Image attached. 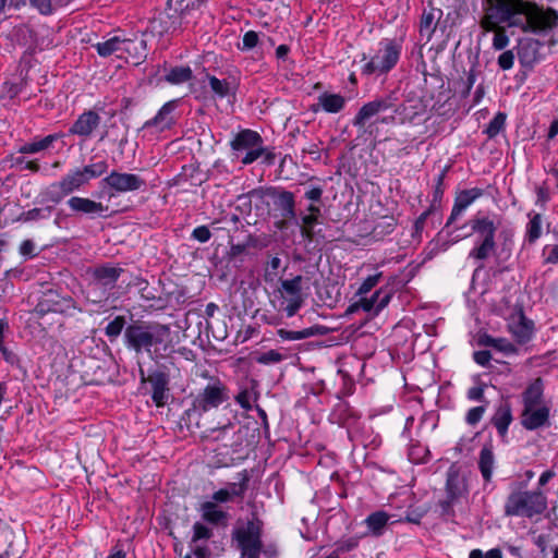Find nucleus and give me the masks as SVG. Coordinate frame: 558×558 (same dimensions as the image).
Wrapping results in <instances>:
<instances>
[{"label": "nucleus", "mask_w": 558, "mask_h": 558, "mask_svg": "<svg viewBox=\"0 0 558 558\" xmlns=\"http://www.w3.org/2000/svg\"><path fill=\"white\" fill-rule=\"evenodd\" d=\"M399 101L398 93L392 90L386 95L378 96L371 101L365 102L356 112L352 120V125L357 130H365L366 124L379 113L392 111L396 102Z\"/></svg>", "instance_id": "obj_14"}, {"label": "nucleus", "mask_w": 558, "mask_h": 558, "mask_svg": "<svg viewBox=\"0 0 558 558\" xmlns=\"http://www.w3.org/2000/svg\"><path fill=\"white\" fill-rule=\"evenodd\" d=\"M229 144L232 159H240L244 166L254 163L264 153L262 135L251 129H242L233 134Z\"/></svg>", "instance_id": "obj_9"}, {"label": "nucleus", "mask_w": 558, "mask_h": 558, "mask_svg": "<svg viewBox=\"0 0 558 558\" xmlns=\"http://www.w3.org/2000/svg\"><path fill=\"white\" fill-rule=\"evenodd\" d=\"M238 482L234 483H228L225 487L233 498H240L243 499L245 496V493L248 489L251 475L247 470H242L236 474Z\"/></svg>", "instance_id": "obj_42"}, {"label": "nucleus", "mask_w": 558, "mask_h": 558, "mask_svg": "<svg viewBox=\"0 0 558 558\" xmlns=\"http://www.w3.org/2000/svg\"><path fill=\"white\" fill-rule=\"evenodd\" d=\"M506 118L507 117L504 112H497L486 125L484 133L489 138L496 137L505 129Z\"/></svg>", "instance_id": "obj_51"}, {"label": "nucleus", "mask_w": 558, "mask_h": 558, "mask_svg": "<svg viewBox=\"0 0 558 558\" xmlns=\"http://www.w3.org/2000/svg\"><path fill=\"white\" fill-rule=\"evenodd\" d=\"M514 24L523 33L546 35L558 26V11L551 7L545 8L534 1L524 0L519 24Z\"/></svg>", "instance_id": "obj_8"}, {"label": "nucleus", "mask_w": 558, "mask_h": 558, "mask_svg": "<svg viewBox=\"0 0 558 558\" xmlns=\"http://www.w3.org/2000/svg\"><path fill=\"white\" fill-rule=\"evenodd\" d=\"M486 412V405H477L471 408L465 414L466 424L474 426L481 422Z\"/></svg>", "instance_id": "obj_60"}, {"label": "nucleus", "mask_w": 558, "mask_h": 558, "mask_svg": "<svg viewBox=\"0 0 558 558\" xmlns=\"http://www.w3.org/2000/svg\"><path fill=\"white\" fill-rule=\"evenodd\" d=\"M284 360V355L277 350L262 352L255 356V361L260 365L278 364Z\"/></svg>", "instance_id": "obj_53"}, {"label": "nucleus", "mask_w": 558, "mask_h": 558, "mask_svg": "<svg viewBox=\"0 0 558 558\" xmlns=\"http://www.w3.org/2000/svg\"><path fill=\"white\" fill-rule=\"evenodd\" d=\"M204 413H207V411L198 409L196 403L192 400L191 407L186 409L180 417V426L185 427L191 433L203 428L202 416Z\"/></svg>", "instance_id": "obj_36"}, {"label": "nucleus", "mask_w": 558, "mask_h": 558, "mask_svg": "<svg viewBox=\"0 0 558 558\" xmlns=\"http://www.w3.org/2000/svg\"><path fill=\"white\" fill-rule=\"evenodd\" d=\"M185 0H167L163 14L171 21L169 25L162 26L160 34L170 32L171 28L177 29L181 24V15L187 9Z\"/></svg>", "instance_id": "obj_32"}, {"label": "nucleus", "mask_w": 558, "mask_h": 558, "mask_svg": "<svg viewBox=\"0 0 558 558\" xmlns=\"http://www.w3.org/2000/svg\"><path fill=\"white\" fill-rule=\"evenodd\" d=\"M403 41V36L383 38L378 43L374 54L368 57L363 52L361 61L365 63L361 68V74L364 76H381L390 73L401 59Z\"/></svg>", "instance_id": "obj_3"}, {"label": "nucleus", "mask_w": 558, "mask_h": 558, "mask_svg": "<svg viewBox=\"0 0 558 558\" xmlns=\"http://www.w3.org/2000/svg\"><path fill=\"white\" fill-rule=\"evenodd\" d=\"M193 72L190 66H174L166 74L165 80L169 84L179 85L191 81Z\"/></svg>", "instance_id": "obj_46"}, {"label": "nucleus", "mask_w": 558, "mask_h": 558, "mask_svg": "<svg viewBox=\"0 0 558 558\" xmlns=\"http://www.w3.org/2000/svg\"><path fill=\"white\" fill-rule=\"evenodd\" d=\"M209 87L213 92V97L216 99H223L228 96L235 95L236 86L231 84L228 80H220L209 73L206 74Z\"/></svg>", "instance_id": "obj_38"}, {"label": "nucleus", "mask_w": 558, "mask_h": 558, "mask_svg": "<svg viewBox=\"0 0 558 558\" xmlns=\"http://www.w3.org/2000/svg\"><path fill=\"white\" fill-rule=\"evenodd\" d=\"M513 421L511 407L509 403H501L490 418V423L497 429L498 435L505 438L508 435L509 426Z\"/></svg>", "instance_id": "obj_33"}, {"label": "nucleus", "mask_w": 558, "mask_h": 558, "mask_svg": "<svg viewBox=\"0 0 558 558\" xmlns=\"http://www.w3.org/2000/svg\"><path fill=\"white\" fill-rule=\"evenodd\" d=\"M524 0H485L480 27L484 33L492 32L496 25L515 27L519 24Z\"/></svg>", "instance_id": "obj_6"}, {"label": "nucleus", "mask_w": 558, "mask_h": 558, "mask_svg": "<svg viewBox=\"0 0 558 558\" xmlns=\"http://www.w3.org/2000/svg\"><path fill=\"white\" fill-rule=\"evenodd\" d=\"M68 196L70 195L60 180L50 183L40 193L43 203H51L54 205L62 203Z\"/></svg>", "instance_id": "obj_39"}, {"label": "nucleus", "mask_w": 558, "mask_h": 558, "mask_svg": "<svg viewBox=\"0 0 558 558\" xmlns=\"http://www.w3.org/2000/svg\"><path fill=\"white\" fill-rule=\"evenodd\" d=\"M211 232L209 228L205 225L198 226L193 229L191 233V239L197 241L199 243H206L210 240Z\"/></svg>", "instance_id": "obj_63"}, {"label": "nucleus", "mask_w": 558, "mask_h": 558, "mask_svg": "<svg viewBox=\"0 0 558 558\" xmlns=\"http://www.w3.org/2000/svg\"><path fill=\"white\" fill-rule=\"evenodd\" d=\"M446 496L458 499L461 495L460 478L457 472L449 471L446 478Z\"/></svg>", "instance_id": "obj_52"}, {"label": "nucleus", "mask_w": 558, "mask_h": 558, "mask_svg": "<svg viewBox=\"0 0 558 558\" xmlns=\"http://www.w3.org/2000/svg\"><path fill=\"white\" fill-rule=\"evenodd\" d=\"M12 166L22 167V169L29 170L31 172H38L40 165L37 159L27 160L24 156L13 157L11 156Z\"/></svg>", "instance_id": "obj_59"}, {"label": "nucleus", "mask_w": 558, "mask_h": 558, "mask_svg": "<svg viewBox=\"0 0 558 558\" xmlns=\"http://www.w3.org/2000/svg\"><path fill=\"white\" fill-rule=\"evenodd\" d=\"M472 234L476 235L468 258L477 263L475 272L484 268V260L489 258L497 248L496 232L498 226L489 216L475 215L468 221Z\"/></svg>", "instance_id": "obj_4"}, {"label": "nucleus", "mask_w": 558, "mask_h": 558, "mask_svg": "<svg viewBox=\"0 0 558 558\" xmlns=\"http://www.w3.org/2000/svg\"><path fill=\"white\" fill-rule=\"evenodd\" d=\"M128 325L129 324L125 316L118 315L105 327V335L112 342L121 335L123 330L125 331Z\"/></svg>", "instance_id": "obj_48"}, {"label": "nucleus", "mask_w": 558, "mask_h": 558, "mask_svg": "<svg viewBox=\"0 0 558 558\" xmlns=\"http://www.w3.org/2000/svg\"><path fill=\"white\" fill-rule=\"evenodd\" d=\"M547 506V496L542 489L527 490L526 482H513L504 504V514L507 518L533 519L543 514Z\"/></svg>", "instance_id": "obj_2"}, {"label": "nucleus", "mask_w": 558, "mask_h": 558, "mask_svg": "<svg viewBox=\"0 0 558 558\" xmlns=\"http://www.w3.org/2000/svg\"><path fill=\"white\" fill-rule=\"evenodd\" d=\"M441 16L442 10L435 8L432 4L423 10L418 32L427 41L432 39Z\"/></svg>", "instance_id": "obj_27"}, {"label": "nucleus", "mask_w": 558, "mask_h": 558, "mask_svg": "<svg viewBox=\"0 0 558 558\" xmlns=\"http://www.w3.org/2000/svg\"><path fill=\"white\" fill-rule=\"evenodd\" d=\"M109 168V165L106 159H101L96 162H92L88 165H85L83 167H80V170L82 174L84 175L86 182L89 184V182L94 179H98L105 173H107Z\"/></svg>", "instance_id": "obj_44"}, {"label": "nucleus", "mask_w": 558, "mask_h": 558, "mask_svg": "<svg viewBox=\"0 0 558 558\" xmlns=\"http://www.w3.org/2000/svg\"><path fill=\"white\" fill-rule=\"evenodd\" d=\"M143 352H146L153 360H160L170 356V354L174 352V343L170 327L151 322Z\"/></svg>", "instance_id": "obj_12"}, {"label": "nucleus", "mask_w": 558, "mask_h": 558, "mask_svg": "<svg viewBox=\"0 0 558 558\" xmlns=\"http://www.w3.org/2000/svg\"><path fill=\"white\" fill-rule=\"evenodd\" d=\"M259 43V35L255 31H247L242 37V44H238L236 48L242 51H250L254 49Z\"/></svg>", "instance_id": "obj_55"}, {"label": "nucleus", "mask_w": 558, "mask_h": 558, "mask_svg": "<svg viewBox=\"0 0 558 558\" xmlns=\"http://www.w3.org/2000/svg\"><path fill=\"white\" fill-rule=\"evenodd\" d=\"M359 546L357 537H349L344 541L338 542L336 544L335 550L341 556L345 553H350L354 550Z\"/></svg>", "instance_id": "obj_62"}, {"label": "nucleus", "mask_w": 558, "mask_h": 558, "mask_svg": "<svg viewBox=\"0 0 558 558\" xmlns=\"http://www.w3.org/2000/svg\"><path fill=\"white\" fill-rule=\"evenodd\" d=\"M51 211H52L51 206H47L45 208L35 207L27 211H23L20 215L19 220L23 221V222H29V221L48 219L51 215Z\"/></svg>", "instance_id": "obj_49"}, {"label": "nucleus", "mask_w": 558, "mask_h": 558, "mask_svg": "<svg viewBox=\"0 0 558 558\" xmlns=\"http://www.w3.org/2000/svg\"><path fill=\"white\" fill-rule=\"evenodd\" d=\"M141 379L145 381L144 372L141 369ZM146 381L151 386V400L157 408L167 404L169 398V375L160 369L149 373Z\"/></svg>", "instance_id": "obj_17"}, {"label": "nucleus", "mask_w": 558, "mask_h": 558, "mask_svg": "<svg viewBox=\"0 0 558 558\" xmlns=\"http://www.w3.org/2000/svg\"><path fill=\"white\" fill-rule=\"evenodd\" d=\"M389 515L385 511H376L371 513L366 519L365 523L367 529L375 535L380 536L385 526L387 525Z\"/></svg>", "instance_id": "obj_45"}, {"label": "nucleus", "mask_w": 558, "mask_h": 558, "mask_svg": "<svg viewBox=\"0 0 558 558\" xmlns=\"http://www.w3.org/2000/svg\"><path fill=\"white\" fill-rule=\"evenodd\" d=\"M429 221L433 228H437L442 223V210H438L428 206L414 221L412 238L417 239L422 236V232Z\"/></svg>", "instance_id": "obj_31"}, {"label": "nucleus", "mask_w": 558, "mask_h": 558, "mask_svg": "<svg viewBox=\"0 0 558 558\" xmlns=\"http://www.w3.org/2000/svg\"><path fill=\"white\" fill-rule=\"evenodd\" d=\"M324 194V189L318 184H310L306 191L304 192V198L310 201V203H322Z\"/></svg>", "instance_id": "obj_61"}, {"label": "nucleus", "mask_w": 558, "mask_h": 558, "mask_svg": "<svg viewBox=\"0 0 558 558\" xmlns=\"http://www.w3.org/2000/svg\"><path fill=\"white\" fill-rule=\"evenodd\" d=\"M264 522L255 511L251 513V518L245 523L233 527L231 542L242 558H260Z\"/></svg>", "instance_id": "obj_5"}, {"label": "nucleus", "mask_w": 558, "mask_h": 558, "mask_svg": "<svg viewBox=\"0 0 558 558\" xmlns=\"http://www.w3.org/2000/svg\"><path fill=\"white\" fill-rule=\"evenodd\" d=\"M50 313L73 317L76 314L83 313V308L78 306L71 295H63L57 290L49 289L39 298L34 308V314L41 318Z\"/></svg>", "instance_id": "obj_10"}, {"label": "nucleus", "mask_w": 558, "mask_h": 558, "mask_svg": "<svg viewBox=\"0 0 558 558\" xmlns=\"http://www.w3.org/2000/svg\"><path fill=\"white\" fill-rule=\"evenodd\" d=\"M192 400L198 409L209 412L229 400V390L219 377L210 376L207 384L198 389Z\"/></svg>", "instance_id": "obj_13"}, {"label": "nucleus", "mask_w": 558, "mask_h": 558, "mask_svg": "<svg viewBox=\"0 0 558 558\" xmlns=\"http://www.w3.org/2000/svg\"><path fill=\"white\" fill-rule=\"evenodd\" d=\"M19 77L14 81L5 80L0 86L1 99L16 98L28 85V72L17 68Z\"/></svg>", "instance_id": "obj_28"}, {"label": "nucleus", "mask_w": 558, "mask_h": 558, "mask_svg": "<svg viewBox=\"0 0 558 558\" xmlns=\"http://www.w3.org/2000/svg\"><path fill=\"white\" fill-rule=\"evenodd\" d=\"M495 457L492 447L484 446L480 451L478 469L485 483L493 478Z\"/></svg>", "instance_id": "obj_40"}, {"label": "nucleus", "mask_w": 558, "mask_h": 558, "mask_svg": "<svg viewBox=\"0 0 558 558\" xmlns=\"http://www.w3.org/2000/svg\"><path fill=\"white\" fill-rule=\"evenodd\" d=\"M63 132L51 133L46 136H34L31 142L24 143L17 148L21 155H35L44 150L50 149L53 144L64 138Z\"/></svg>", "instance_id": "obj_24"}, {"label": "nucleus", "mask_w": 558, "mask_h": 558, "mask_svg": "<svg viewBox=\"0 0 558 558\" xmlns=\"http://www.w3.org/2000/svg\"><path fill=\"white\" fill-rule=\"evenodd\" d=\"M509 330L518 344L529 343L535 332L534 322L527 318L522 310L519 312L518 320L509 324Z\"/></svg>", "instance_id": "obj_22"}, {"label": "nucleus", "mask_w": 558, "mask_h": 558, "mask_svg": "<svg viewBox=\"0 0 558 558\" xmlns=\"http://www.w3.org/2000/svg\"><path fill=\"white\" fill-rule=\"evenodd\" d=\"M469 558H504V556L499 547L490 548L486 553L476 548L470 551Z\"/></svg>", "instance_id": "obj_64"}, {"label": "nucleus", "mask_w": 558, "mask_h": 558, "mask_svg": "<svg viewBox=\"0 0 558 558\" xmlns=\"http://www.w3.org/2000/svg\"><path fill=\"white\" fill-rule=\"evenodd\" d=\"M317 104L312 106L313 112L323 110L326 113L336 114L342 111L345 107L347 99L341 94L322 93L317 98Z\"/></svg>", "instance_id": "obj_25"}, {"label": "nucleus", "mask_w": 558, "mask_h": 558, "mask_svg": "<svg viewBox=\"0 0 558 558\" xmlns=\"http://www.w3.org/2000/svg\"><path fill=\"white\" fill-rule=\"evenodd\" d=\"M99 185L110 201L125 193L145 190L146 181L135 173L112 170L101 179Z\"/></svg>", "instance_id": "obj_11"}, {"label": "nucleus", "mask_w": 558, "mask_h": 558, "mask_svg": "<svg viewBox=\"0 0 558 558\" xmlns=\"http://www.w3.org/2000/svg\"><path fill=\"white\" fill-rule=\"evenodd\" d=\"M425 111V106L418 101L413 105L405 104V113H407V123L408 124H417L421 120V117L423 116Z\"/></svg>", "instance_id": "obj_54"}, {"label": "nucleus", "mask_w": 558, "mask_h": 558, "mask_svg": "<svg viewBox=\"0 0 558 558\" xmlns=\"http://www.w3.org/2000/svg\"><path fill=\"white\" fill-rule=\"evenodd\" d=\"M529 222L526 225L525 241L529 244L535 243L542 235L543 217L538 213H530Z\"/></svg>", "instance_id": "obj_43"}, {"label": "nucleus", "mask_w": 558, "mask_h": 558, "mask_svg": "<svg viewBox=\"0 0 558 558\" xmlns=\"http://www.w3.org/2000/svg\"><path fill=\"white\" fill-rule=\"evenodd\" d=\"M302 280V276L298 275L292 279L280 281V287L278 288L280 295L278 311L283 312L289 318L293 317L304 303Z\"/></svg>", "instance_id": "obj_15"}, {"label": "nucleus", "mask_w": 558, "mask_h": 558, "mask_svg": "<svg viewBox=\"0 0 558 558\" xmlns=\"http://www.w3.org/2000/svg\"><path fill=\"white\" fill-rule=\"evenodd\" d=\"M150 325L151 322L132 319L123 335L124 345L136 353H142Z\"/></svg>", "instance_id": "obj_18"}, {"label": "nucleus", "mask_w": 558, "mask_h": 558, "mask_svg": "<svg viewBox=\"0 0 558 558\" xmlns=\"http://www.w3.org/2000/svg\"><path fill=\"white\" fill-rule=\"evenodd\" d=\"M100 116L94 110H85L70 126L68 134L77 135L84 140L92 136L93 132L99 126Z\"/></svg>", "instance_id": "obj_20"}, {"label": "nucleus", "mask_w": 558, "mask_h": 558, "mask_svg": "<svg viewBox=\"0 0 558 558\" xmlns=\"http://www.w3.org/2000/svg\"><path fill=\"white\" fill-rule=\"evenodd\" d=\"M123 36L116 35L105 41L93 45L97 53L101 58H108L116 54L118 58H123Z\"/></svg>", "instance_id": "obj_34"}, {"label": "nucleus", "mask_w": 558, "mask_h": 558, "mask_svg": "<svg viewBox=\"0 0 558 558\" xmlns=\"http://www.w3.org/2000/svg\"><path fill=\"white\" fill-rule=\"evenodd\" d=\"M123 58H131L134 64H140L147 57V41L145 34L137 36L134 34L132 37L123 35Z\"/></svg>", "instance_id": "obj_23"}, {"label": "nucleus", "mask_w": 558, "mask_h": 558, "mask_svg": "<svg viewBox=\"0 0 558 558\" xmlns=\"http://www.w3.org/2000/svg\"><path fill=\"white\" fill-rule=\"evenodd\" d=\"M486 388H487V384L482 380H478L477 385L469 388V390L466 392V398L470 401L487 403V400L485 399V389Z\"/></svg>", "instance_id": "obj_58"}, {"label": "nucleus", "mask_w": 558, "mask_h": 558, "mask_svg": "<svg viewBox=\"0 0 558 558\" xmlns=\"http://www.w3.org/2000/svg\"><path fill=\"white\" fill-rule=\"evenodd\" d=\"M318 223L319 219L308 215H302L299 217V223L295 225L300 227L301 236L308 242H313L315 238L314 228Z\"/></svg>", "instance_id": "obj_47"}, {"label": "nucleus", "mask_w": 558, "mask_h": 558, "mask_svg": "<svg viewBox=\"0 0 558 558\" xmlns=\"http://www.w3.org/2000/svg\"><path fill=\"white\" fill-rule=\"evenodd\" d=\"M450 170V166H445L435 177V185L433 187L432 199L429 206L438 210H442V198L445 194V179Z\"/></svg>", "instance_id": "obj_41"}, {"label": "nucleus", "mask_w": 558, "mask_h": 558, "mask_svg": "<svg viewBox=\"0 0 558 558\" xmlns=\"http://www.w3.org/2000/svg\"><path fill=\"white\" fill-rule=\"evenodd\" d=\"M550 409L543 404L523 408L521 424L526 430H536L549 424Z\"/></svg>", "instance_id": "obj_21"}, {"label": "nucleus", "mask_w": 558, "mask_h": 558, "mask_svg": "<svg viewBox=\"0 0 558 558\" xmlns=\"http://www.w3.org/2000/svg\"><path fill=\"white\" fill-rule=\"evenodd\" d=\"M250 195L266 206L269 217L275 219V227L287 230L291 225L299 223L296 199L293 192L281 186H258Z\"/></svg>", "instance_id": "obj_1"}, {"label": "nucleus", "mask_w": 558, "mask_h": 558, "mask_svg": "<svg viewBox=\"0 0 558 558\" xmlns=\"http://www.w3.org/2000/svg\"><path fill=\"white\" fill-rule=\"evenodd\" d=\"M329 332V328L324 325H313L302 330H288L280 328L277 330V336L283 341H298L307 339L314 336H325Z\"/></svg>", "instance_id": "obj_30"}, {"label": "nucleus", "mask_w": 558, "mask_h": 558, "mask_svg": "<svg viewBox=\"0 0 558 558\" xmlns=\"http://www.w3.org/2000/svg\"><path fill=\"white\" fill-rule=\"evenodd\" d=\"M177 108V100H169L161 106L151 119L145 121L143 129L159 128L160 131L168 130L174 124L172 113Z\"/></svg>", "instance_id": "obj_26"}, {"label": "nucleus", "mask_w": 558, "mask_h": 558, "mask_svg": "<svg viewBox=\"0 0 558 558\" xmlns=\"http://www.w3.org/2000/svg\"><path fill=\"white\" fill-rule=\"evenodd\" d=\"M123 271V268L110 263L87 268V300L94 304L107 301Z\"/></svg>", "instance_id": "obj_7"}, {"label": "nucleus", "mask_w": 558, "mask_h": 558, "mask_svg": "<svg viewBox=\"0 0 558 558\" xmlns=\"http://www.w3.org/2000/svg\"><path fill=\"white\" fill-rule=\"evenodd\" d=\"M484 195V190L472 187L456 193L451 214L447 219L445 228L450 227L475 201Z\"/></svg>", "instance_id": "obj_19"}, {"label": "nucleus", "mask_w": 558, "mask_h": 558, "mask_svg": "<svg viewBox=\"0 0 558 558\" xmlns=\"http://www.w3.org/2000/svg\"><path fill=\"white\" fill-rule=\"evenodd\" d=\"M70 216L85 218L88 220L107 219L112 216L108 205L96 199L84 196H71L65 202Z\"/></svg>", "instance_id": "obj_16"}, {"label": "nucleus", "mask_w": 558, "mask_h": 558, "mask_svg": "<svg viewBox=\"0 0 558 558\" xmlns=\"http://www.w3.org/2000/svg\"><path fill=\"white\" fill-rule=\"evenodd\" d=\"M490 33H494L492 46L495 50L500 51L508 47L510 38L506 25H496Z\"/></svg>", "instance_id": "obj_50"}, {"label": "nucleus", "mask_w": 558, "mask_h": 558, "mask_svg": "<svg viewBox=\"0 0 558 558\" xmlns=\"http://www.w3.org/2000/svg\"><path fill=\"white\" fill-rule=\"evenodd\" d=\"M383 277V271H377L374 275L367 276L359 287L356 294L362 296L367 294L373 288H375Z\"/></svg>", "instance_id": "obj_56"}, {"label": "nucleus", "mask_w": 558, "mask_h": 558, "mask_svg": "<svg viewBox=\"0 0 558 558\" xmlns=\"http://www.w3.org/2000/svg\"><path fill=\"white\" fill-rule=\"evenodd\" d=\"M61 183L65 187L70 197L76 191L84 189L88 183L86 182L84 175L82 174L80 167H74L70 169L60 179Z\"/></svg>", "instance_id": "obj_37"}, {"label": "nucleus", "mask_w": 558, "mask_h": 558, "mask_svg": "<svg viewBox=\"0 0 558 558\" xmlns=\"http://www.w3.org/2000/svg\"><path fill=\"white\" fill-rule=\"evenodd\" d=\"M203 521L216 526H226L229 521V513L215 502L204 501L199 507Z\"/></svg>", "instance_id": "obj_29"}, {"label": "nucleus", "mask_w": 558, "mask_h": 558, "mask_svg": "<svg viewBox=\"0 0 558 558\" xmlns=\"http://www.w3.org/2000/svg\"><path fill=\"white\" fill-rule=\"evenodd\" d=\"M193 535H192V543H197L202 539H209L213 537L214 532L211 529H209L207 525H205L202 522H195L192 526Z\"/></svg>", "instance_id": "obj_57"}, {"label": "nucleus", "mask_w": 558, "mask_h": 558, "mask_svg": "<svg viewBox=\"0 0 558 558\" xmlns=\"http://www.w3.org/2000/svg\"><path fill=\"white\" fill-rule=\"evenodd\" d=\"M544 383L542 378H536L527 385L522 392L523 408L543 405Z\"/></svg>", "instance_id": "obj_35"}]
</instances>
